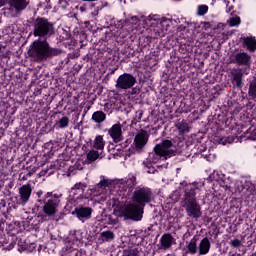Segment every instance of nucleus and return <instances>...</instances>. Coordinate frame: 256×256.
I'll list each match as a JSON object with an SVG mask.
<instances>
[{
    "label": "nucleus",
    "mask_w": 256,
    "mask_h": 256,
    "mask_svg": "<svg viewBox=\"0 0 256 256\" xmlns=\"http://www.w3.org/2000/svg\"><path fill=\"white\" fill-rule=\"evenodd\" d=\"M55 23L46 17L38 16L32 21L31 35L35 37V40L28 49V57L34 63H43L49 61L53 57H59L63 53L62 49L53 48L47 42V39L55 36Z\"/></svg>",
    "instance_id": "obj_1"
},
{
    "label": "nucleus",
    "mask_w": 256,
    "mask_h": 256,
    "mask_svg": "<svg viewBox=\"0 0 256 256\" xmlns=\"http://www.w3.org/2000/svg\"><path fill=\"white\" fill-rule=\"evenodd\" d=\"M132 203L124 206V217L131 221H141L145 213V205L153 201V190L148 187H137L131 197Z\"/></svg>",
    "instance_id": "obj_2"
},
{
    "label": "nucleus",
    "mask_w": 256,
    "mask_h": 256,
    "mask_svg": "<svg viewBox=\"0 0 256 256\" xmlns=\"http://www.w3.org/2000/svg\"><path fill=\"white\" fill-rule=\"evenodd\" d=\"M180 189L184 193L182 198V207L185 209L187 217H190L191 219H200L203 212L201 211V204H199L196 197L197 191H199V186L195 183H181Z\"/></svg>",
    "instance_id": "obj_3"
},
{
    "label": "nucleus",
    "mask_w": 256,
    "mask_h": 256,
    "mask_svg": "<svg viewBox=\"0 0 256 256\" xmlns=\"http://www.w3.org/2000/svg\"><path fill=\"white\" fill-rule=\"evenodd\" d=\"M38 203L43 205L42 211L44 215H41L42 221H47V217L51 219V217H55V214L59 211V204L61 200L57 194L53 195V192H47L44 195V198L38 199Z\"/></svg>",
    "instance_id": "obj_4"
},
{
    "label": "nucleus",
    "mask_w": 256,
    "mask_h": 256,
    "mask_svg": "<svg viewBox=\"0 0 256 256\" xmlns=\"http://www.w3.org/2000/svg\"><path fill=\"white\" fill-rule=\"evenodd\" d=\"M172 145L173 142L171 140H163L161 143L155 145L154 151H156L157 155H164L165 159L175 157V155H181L180 148L171 149Z\"/></svg>",
    "instance_id": "obj_5"
},
{
    "label": "nucleus",
    "mask_w": 256,
    "mask_h": 256,
    "mask_svg": "<svg viewBox=\"0 0 256 256\" xmlns=\"http://www.w3.org/2000/svg\"><path fill=\"white\" fill-rule=\"evenodd\" d=\"M30 2L31 0H8L10 17H19L27 9Z\"/></svg>",
    "instance_id": "obj_6"
},
{
    "label": "nucleus",
    "mask_w": 256,
    "mask_h": 256,
    "mask_svg": "<svg viewBox=\"0 0 256 256\" xmlns=\"http://www.w3.org/2000/svg\"><path fill=\"white\" fill-rule=\"evenodd\" d=\"M135 83H137V78H135L133 74L124 73L121 74L116 80L115 87L116 89H122L124 91H127V89H133Z\"/></svg>",
    "instance_id": "obj_7"
},
{
    "label": "nucleus",
    "mask_w": 256,
    "mask_h": 256,
    "mask_svg": "<svg viewBox=\"0 0 256 256\" xmlns=\"http://www.w3.org/2000/svg\"><path fill=\"white\" fill-rule=\"evenodd\" d=\"M149 142V134H147V131L141 130L138 132L134 137V148L133 153H143L145 151V145Z\"/></svg>",
    "instance_id": "obj_8"
},
{
    "label": "nucleus",
    "mask_w": 256,
    "mask_h": 256,
    "mask_svg": "<svg viewBox=\"0 0 256 256\" xmlns=\"http://www.w3.org/2000/svg\"><path fill=\"white\" fill-rule=\"evenodd\" d=\"M169 23H171L170 19L163 18L159 24L155 28L152 29L151 38L152 39H161V37H165L167 35V29L163 28L169 27Z\"/></svg>",
    "instance_id": "obj_9"
},
{
    "label": "nucleus",
    "mask_w": 256,
    "mask_h": 256,
    "mask_svg": "<svg viewBox=\"0 0 256 256\" xmlns=\"http://www.w3.org/2000/svg\"><path fill=\"white\" fill-rule=\"evenodd\" d=\"M31 193H33L31 184H24L19 188L20 205H27V203H29V199H31Z\"/></svg>",
    "instance_id": "obj_10"
},
{
    "label": "nucleus",
    "mask_w": 256,
    "mask_h": 256,
    "mask_svg": "<svg viewBox=\"0 0 256 256\" xmlns=\"http://www.w3.org/2000/svg\"><path fill=\"white\" fill-rule=\"evenodd\" d=\"M108 135H110L114 143H121L123 141V128L121 123H116L108 130Z\"/></svg>",
    "instance_id": "obj_11"
},
{
    "label": "nucleus",
    "mask_w": 256,
    "mask_h": 256,
    "mask_svg": "<svg viewBox=\"0 0 256 256\" xmlns=\"http://www.w3.org/2000/svg\"><path fill=\"white\" fill-rule=\"evenodd\" d=\"M232 84L238 89H243V70L241 68L232 69L230 71Z\"/></svg>",
    "instance_id": "obj_12"
},
{
    "label": "nucleus",
    "mask_w": 256,
    "mask_h": 256,
    "mask_svg": "<svg viewBox=\"0 0 256 256\" xmlns=\"http://www.w3.org/2000/svg\"><path fill=\"white\" fill-rule=\"evenodd\" d=\"M76 217L79 219V221H87L91 218V215H93V208L91 207H79L75 208Z\"/></svg>",
    "instance_id": "obj_13"
},
{
    "label": "nucleus",
    "mask_w": 256,
    "mask_h": 256,
    "mask_svg": "<svg viewBox=\"0 0 256 256\" xmlns=\"http://www.w3.org/2000/svg\"><path fill=\"white\" fill-rule=\"evenodd\" d=\"M234 63L244 67H251V55L246 52H239L234 55Z\"/></svg>",
    "instance_id": "obj_14"
},
{
    "label": "nucleus",
    "mask_w": 256,
    "mask_h": 256,
    "mask_svg": "<svg viewBox=\"0 0 256 256\" xmlns=\"http://www.w3.org/2000/svg\"><path fill=\"white\" fill-rule=\"evenodd\" d=\"M174 241L175 238H173V235L169 233L163 234L160 238V249H163L164 251L171 249Z\"/></svg>",
    "instance_id": "obj_15"
},
{
    "label": "nucleus",
    "mask_w": 256,
    "mask_h": 256,
    "mask_svg": "<svg viewBox=\"0 0 256 256\" xmlns=\"http://www.w3.org/2000/svg\"><path fill=\"white\" fill-rule=\"evenodd\" d=\"M115 239V233L111 230L103 231L98 238L99 243H109Z\"/></svg>",
    "instance_id": "obj_16"
},
{
    "label": "nucleus",
    "mask_w": 256,
    "mask_h": 256,
    "mask_svg": "<svg viewBox=\"0 0 256 256\" xmlns=\"http://www.w3.org/2000/svg\"><path fill=\"white\" fill-rule=\"evenodd\" d=\"M210 249H211V242H209V238L207 237L203 238L199 244V255H207Z\"/></svg>",
    "instance_id": "obj_17"
},
{
    "label": "nucleus",
    "mask_w": 256,
    "mask_h": 256,
    "mask_svg": "<svg viewBox=\"0 0 256 256\" xmlns=\"http://www.w3.org/2000/svg\"><path fill=\"white\" fill-rule=\"evenodd\" d=\"M248 96L252 101H256V77L248 82Z\"/></svg>",
    "instance_id": "obj_18"
},
{
    "label": "nucleus",
    "mask_w": 256,
    "mask_h": 256,
    "mask_svg": "<svg viewBox=\"0 0 256 256\" xmlns=\"http://www.w3.org/2000/svg\"><path fill=\"white\" fill-rule=\"evenodd\" d=\"M93 148L96 151H103L105 149V139H103L102 135H97L93 142Z\"/></svg>",
    "instance_id": "obj_19"
},
{
    "label": "nucleus",
    "mask_w": 256,
    "mask_h": 256,
    "mask_svg": "<svg viewBox=\"0 0 256 256\" xmlns=\"http://www.w3.org/2000/svg\"><path fill=\"white\" fill-rule=\"evenodd\" d=\"M105 119H107V114L101 110H98L92 114V121H94V123L101 124L105 121Z\"/></svg>",
    "instance_id": "obj_20"
},
{
    "label": "nucleus",
    "mask_w": 256,
    "mask_h": 256,
    "mask_svg": "<svg viewBox=\"0 0 256 256\" xmlns=\"http://www.w3.org/2000/svg\"><path fill=\"white\" fill-rule=\"evenodd\" d=\"M244 45L247 47L248 51L252 53L256 50V40L253 37L244 38Z\"/></svg>",
    "instance_id": "obj_21"
},
{
    "label": "nucleus",
    "mask_w": 256,
    "mask_h": 256,
    "mask_svg": "<svg viewBox=\"0 0 256 256\" xmlns=\"http://www.w3.org/2000/svg\"><path fill=\"white\" fill-rule=\"evenodd\" d=\"M176 129L179 131L180 135H183V133H189V124L185 122V120H182L176 124Z\"/></svg>",
    "instance_id": "obj_22"
},
{
    "label": "nucleus",
    "mask_w": 256,
    "mask_h": 256,
    "mask_svg": "<svg viewBox=\"0 0 256 256\" xmlns=\"http://www.w3.org/2000/svg\"><path fill=\"white\" fill-rule=\"evenodd\" d=\"M99 157L100 154L97 150H90L86 155L88 163H93L94 161H97Z\"/></svg>",
    "instance_id": "obj_23"
},
{
    "label": "nucleus",
    "mask_w": 256,
    "mask_h": 256,
    "mask_svg": "<svg viewBox=\"0 0 256 256\" xmlns=\"http://www.w3.org/2000/svg\"><path fill=\"white\" fill-rule=\"evenodd\" d=\"M187 249L191 255H195V253H197V238L193 237L190 240Z\"/></svg>",
    "instance_id": "obj_24"
},
{
    "label": "nucleus",
    "mask_w": 256,
    "mask_h": 256,
    "mask_svg": "<svg viewBox=\"0 0 256 256\" xmlns=\"http://www.w3.org/2000/svg\"><path fill=\"white\" fill-rule=\"evenodd\" d=\"M161 157H164L165 159V154H157V150H155V148L153 149V152H151L149 154V161H151L152 163H158L159 159H161Z\"/></svg>",
    "instance_id": "obj_25"
},
{
    "label": "nucleus",
    "mask_w": 256,
    "mask_h": 256,
    "mask_svg": "<svg viewBox=\"0 0 256 256\" xmlns=\"http://www.w3.org/2000/svg\"><path fill=\"white\" fill-rule=\"evenodd\" d=\"M65 256H87L85 254V252L83 250H78L75 248H69L66 253Z\"/></svg>",
    "instance_id": "obj_26"
},
{
    "label": "nucleus",
    "mask_w": 256,
    "mask_h": 256,
    "mask_svg": "<svg viewBox=\"0 0 256 256\" xmlns=\"http://www.w3.org/2000/svg\"><path fill=\"white\" fill-rule=\"evenodd\" d=\"M57 127L59 129H67V127H69V117L64 116L62 117L57 123H56Z\"/></svg>",
    "instance_id": "obj_27"
},
{
    "label": "nucleus",
    "mask_w": 256,
    "mask_h": 256,
    "mask_svg": "<svg viewBox=\"0 0 256 256\" xmlns=\"http://www.w3.org/2000/svg\"><path fill=\"white\" fill-rule=\"evenodd\" d=\"M139 253H141L139 248L125 249L122 256H139Z\"/></svg>",
    "instance_id": "obj_28"
},
{
    "label": "nucleus",
    "mask_w": 256,
    "mask_h": 256,
    "mask_svg": "<svg viewBox=\"0 0 256 256\" xmlns=\"http://www.w3.org/2000/svg\"><path fill=\"white\" fill-rule=\"evenodd\" d=\"M208 11H209V6L205 4L199 5L197 8V15L199 17H203V15H206Z\"/></svg>",
    "instance_id": "obj_29"
},
{
    "label": "nucleus",
    "mask_w": 256,
    "mask_h": 256,
    "mask_svg": "<svg viewBox=\"0 0 256 256\" xmlns=\"http://www.w3.org/2000/svg\"><path fill=\"white\" fill-rule=\"evenodd\" d=\"M85 189H87V185L79 182L76 183L74 187L71 188V193H73L74 191H80V193H83Z\"/></svg>",
    "instance_id": "obj_30"
},
{
    "label": "nucleus",
    "mask_w": 256,
    "mask_h": 256,
    "mask_svg": "<svg viewBox=\"0 0 256 256\" xmlns=\"http://www.w3.org/2000/svg\"><path fill=\"white\" fill-rule=\"evenodd\" d=\"M126 185L128 189H133L137 185V178L135 176H131L130 178L127 179Z\"/></svg>",
    "instance_id": "obj_31"
},
{
    "label": "nucleus",
    "mask_w": 256,
    "mask_h": 256,
    "mask_svg": "<svg viewBox=\"0 0 256 256\" xmlns=\"http://www.w3.org/2000/svg\"><path fill=\"white\" fill-rule=\"evenodd\" d=\"M240 24H241V18L237 16L230 18V21H229L230 27H237Z\"/></svg>",
    "instance_id": "obj_32"
},
{
    "label": "nucleus",
    "mask_w": 256,
    "mask_h": 256,
    "mask_svg": "<svg viewBox=\"0 0 256 256\" xmlns=\"http://www.w3.org/2000/svg\"><path fill=\"white\" fill-rule=\"evenodd\" d=\"M103 187H109V180H101L96 186L95 189H103Z\"/></svg>",
    "instance_id": "obj_33"
},
{
    "label": "nucleus",
    "mask_w": 256,
    "mask_h": 256,
    "mask_svg": "<svg viewBox=\"0 0 256 256\" xmlns=\"http://www.w3.org/2000/svg\"><path fill=\"white\" fill-rule=\"evenodd\" d=\"M230 245H231V247H234L235 249H239V247H241V245H243V243L239 239H233L230 241Z\"/></svg>",
    "instance_id": "obj_34"
},
{
    "label": "nucleus",
    "mask_w": 256,
    "mask_h": 256,
    "mask_svg": "<svg viewBox=\"0 0 256 256\" xmlns=\"http://www.w3.org/2000/svg\"><path fill=\"white\" fill-rule=\"evenodd\" d=\"M128 23H131V25H137V23H139V18L137 16H132Z\"/></svg>",
    "instance_id": "obj_35"
},
{
    "label": "nucleus",
    "mask_w": 256,
    "mask_h": 256,
    "mask_svg": "<svg viewBox=\"0 0 256 256\" xmlns=\"http://www.w3.org/2000/svg\"><path fill=\"white\" fill-rule=\"evenodd\" d=\"M36 195H37L38 199H44L45 198V196L43 197V191L42 190L38 191L36 193Z\"/></svg>",
    "instance_id": "obj_36"
},
{
    "label": "nucleus",
    "mask_w": 256,
    "mask_h": 256,
    "mask_svg": "<svg viewBox=\"0 0 256 256\" xmlns=\"http://www.w3.org/2000/svg\"><path fill=\"white\" fill-rule=\"evenodd\" d=\"M203 27H204L205 31H207V29H211V23L205 22Z\"/></svg>",
    "instance_id": "obj_37"
},
{
    "label": "nucleus",
    "mask_w": 256,
    "mask_h": 256,
    "mask_svg": "<svg viewBox=\"0 0 256 256\" xmlns=\"http://www.w3.org/2000/svg\"><path fill=\"white\" fill-rule=\"evenodd\" d=\"M138 93H139V89H137V88L131 89V95H137Z\"/></svg>",
    "instance_id": "obj_38"
},
{
    "label": "nucleus",
    "mask_w": 256,
    "mask_h": 256,
    "mask_svg": "<svg viewBox=\"0 0 256 256\" xmlns=\"http://www.w3.org/2000/svg\"><path fill=\"white\" fill-rule=\"evenodd\" d=\"M223 27H225V25H224L223 23H218V24H217V27L214 28V30H215V29H223Z\"/></svg>",
    "instance_id": "obj_39"
},
{
    "label": "nucleus",
    "mask_w": 256,
    "mask_h": 256,
    "mask_svg": "<svg viewBox=\"0 0 256 256\" xmlns=\"http://www.w3.org/2000/svg\"><path fill=\"white\" fill-rule=\"evenodd\" d=\"M178 144L177 147H183V141L180 140V138H177Z\"/></svg>",
    "instance_id": "obj_40"
},
{
    "label": "nucleus",
    "mask_w": 256,
    "mask_h": 256,
    "mask_svg": "<svg viewBox=\"0 0 256 256\" xmlns=\"http://www.w3.org/2000/svg\"><path fill=\"white\" fill-rule=\"evenodd\" d=\"M220 143H222V145H226L227 139L221 138L220 139Z\"/></svg>",
    "instance_id": "obj_41"
},
{
    "label": "nucleus",
    "mask_w": 256,
    "mask_h": 256,
    "mask_svg": "<svg viewBox=\"0 0 256 256\" xmlns=\"http://www.w3.org/2000/svg\"><path fill=\"white\" fill-rule=\"evenodd\" d=\"M7 0H0V7H3L5 5Z\"/></svg>",
    "instance_id": "obj_42"
},
{
    "label": "nucleus",
    "mask_w": 256,
    "mask_h": 256,
    "mask_svg": "<svg viewBox=\"0 0 256 256\" xmlns=\"http://www.w3.org/2000/svg\"><path fill=\"white\" fill-rule=\"evenodd\" d=\"M231 11H233V6H230V7L226 10V12H228V13H231Z\"/></svg>",
    "instance_id": "obj_43"
},
{
    "label": "nucleus",
    "mask_w": 256,
    "mask_h": 256,
    "mask_svg": "<svg viewBox=\"0 0 256 256\" xmlns=\"http://www.w3.org/2000/svg\"><path fill=\"white\" fill-rule=\"evenodd\" d=\"M116 71H117V68H114L113 70H111L110 75H115Z\"/></svg>",
    "instance_id": "obj_44"
},
{
    "label": "nucleus",
    "mask_w": 256,
    "mask_h": 256,
    "mask_svg": "<svg viewBox=\"0 0 256 256\" xmlns=\"http://www.w3.org/2000/svg\"><path fill=\"white\" fill-rule=\"evenodd\" d=\"M153 171H155L153 168H150L147 173H153Z\"/></svg>",
    "instance_id": "obj_45"
},
{
    "label": "nucleus",
    "mask_w": 256,
    "mask_h": 256,
    "mask_svg": "<svg viewBox=\"0 0 256 256\" xmlns=\"http://www.w3.org/2000/svg\"><path fill=\"white\" fill-rule=\"evenodd\" d=\"M22 180H23V181H26V180H27V178H25V176H23V177H22Z\"/></svg>",
    "instance_id": "obj_46"
},
{
    "label": "nucleus",
    "mask_w": 256,
    "mask_h": 256,
    "mask_svg": "<svg viewBox=\"0 0 256 256\" xmlns=\"http://www.w3.org/2000/svg\"><path fill=\"white\" fill-rule=\"evenodd\" d=\"M46 3H51V0H45Z\"/></svg>",
    "instance_id": "obj_47"
},
{
    "label": "nucleus",
    "mask_w": 256,
    "mask_h": 256,
    "mask_svg": "<svg viewBox=\"0 0 256 256\" xmlns=\"http://www.w3.org/2000/svg\"><path fill=\"white\" fill-rule=\"evenodd\" d=\"M3 247V242H0V248H2Z\"/></svg>",
    "instance_id": "obj_48"
},
{
    "label": "nucleus",
    "mask_w": 256,
    "mask_h": 256,
    "mask_svg": "<svg viewBox=\"0 0 256 256\" xmlns=\"http://www.w3.org/2000/svg\"><path fill=\"white\" fill-rule=\"evenodd\" d=\"M80 10L83 11L84 10L83 7H81Z\"/></svg>",
    "instance_id": "obj_49"
},
{
    "label": "nucleus",
    "mask_w": 256,
    "mask_h": 256,
    "mask_svg": "<svg viewBox=\"0 0 256 256\" xmlns=\"http://www.w3.org/2000/svg\"><path fill=\"white\" fill-rule=\"evenodd\" d=\"M67 63H69V58H67V61H66Z\"/></svg>",
    "instance_id": "obj_50"
},
{
    "label": "nucleus",
    "mask_w": 256,
    "mask_h": 256,
    "mask_svg": "<svg viewBox=\"0 0 256 256\" xmlns=\"http://www.w3.org/2000/svg\"><path fill=\"white\" fill-rule=\"evenodd\" d=\"M96 191L98 190L99 191V188L95 189Z\"/></svg>",
    "instance_id": "obj_51"
}]
</instances>
